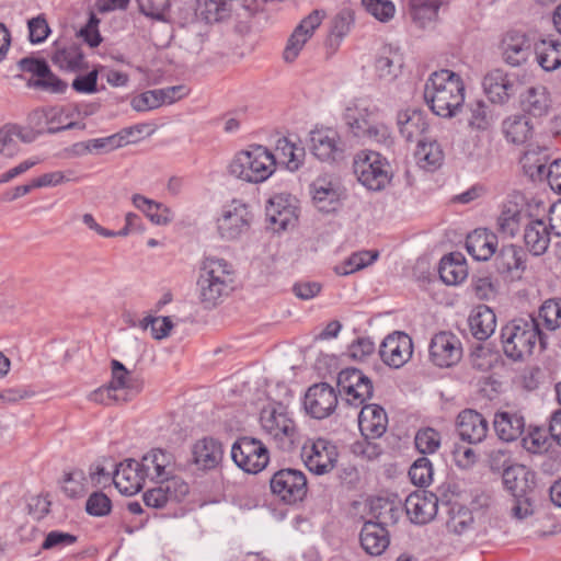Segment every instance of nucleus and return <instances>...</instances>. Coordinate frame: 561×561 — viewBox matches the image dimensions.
<instances>
[{
  "mask_svg": "<svg viewBox=\"0 0 561 561\" xmlns=\"http://www.w3.org/2000/svg\"><path fill=\"white\" fill-rule=\"evenodd\" d=\"M424 100L435 115L444 118L456 116L465 102L461 77L448 69L433 72L424 87Z\"/></svg>",
  "mask_w": 561,
  "mask_h": 561,
  "instance_id": "f257e3e1",
  "label": "nucleus"
},
{
  "mask_svg": "<svg viewBox=\"0 0 561 561\" xmlns=\"http://www.w3.org/2000/svg\"><path fill=\"white\" fill-rule=\"evenodd\" d=\"M232 265L224 259L206 257L201 266L197 291L201 304L211 309L233 290Z\"/></svg>",
  "mask_w": 561,
  "mask_h": 561,
  "instance_id": "f03ea898",
  "label": "nucleus"
},
{
  "mask_svg": "<svg viewBox=\"0 0 561 561\" xmlns=\"http://www.w3.org/2000/svg\"><path fill=\"white\" fill-rule=\"evenodd\" d=\"M538 341L542 344L540 323L533 317L513 319L501 330L503 352L515 362L531 355Z\"/></svg>",
  "mask_w": 561,
  "mask_h": 561,
  "instance_id": "7ed1b4c3",
  "label": "nucleus"
},
{
  "mask_svg": "<svg viewBox=\"0 0 561 561\" xmlns=\"http://www.w3.org/2000/svg\"><path fill=\"white\" fill-rule=\"evenodd\" d=\"M276 167V157L261 145L238 152L229 164L231 175L249 182L262 183L267 180Z\"/></svg>",
  "mask_w": 561,
  "mask_h": 561,
  "instance_id": "20e7f679",
  "label": "nucleus"
},
{
  "mask_svg": "<svg viewBox=\"0 0 561 561\" xmlns=\"http://www.w3.org/2000/svg\"><path fill=\"white\" fill-rule=\"evenodd\" d=\"M260 422L262 430L282 451L290 453L298 444L297 426L289 416L286 407L276 404L264 408L261 412Z\"/></svg>",
  "mask_w": 561,
  "mask_h": 561,
  "instance_id": "39448f33",
  "label": "nucleus"
},
{
  "mask_svg": "<svg viewBox=\"0 0 561 561\" xmlns=\"http://www.w3.org/2000/svg\"><path fill=\"white\" fill-rule=\"evenodd\" d=\"M353 169L357 180L370 191H381L390 183V165L379 152H358L354 158Z\"/></svg>",
  "mask_w": 561,
  "mask_h": 561,
  "instance_id": "423d86ee",
  "label": "nucleus"
},
{
  "mask_svg": "<svg viewBox=\"0 0 561 561\" xmlns=\"http://www.w3.org/2000/svg\"><path fill=\"white\" fill-rule=\"evenodd\" d=\"M546 502L561 510V493H510L506 500L510 516L518 523L531 524Z\"/></svg>",
  "mask_w": 561,
  "mask_h": 561,
  "instance_id": "0eeeda50",
  "label": "nucleus"
},
{
  "mask_svg": "<svg viewBox=\"0 0 561 561\" xmlns=\"http://www.w3.org/2000/svg\"><path fill=\"white\" fill-rule=\"evenodd\" d=\"M253 215L248 204L232 199L221 209L217 218V232L225 241H234L245 234L252 222Z\"/></svg>",
  "mask_w": 561,
  "mask_h": 561,
  "instance_id": "6e6552de",
  "label": "nucleus"
},
{
  "mask_svg": "<svg viewBox=\"0 0 561 561\" xmlns=\"http://www.w3.org/2000/svg\"><path fill=\"white\" fill-rule=\"evenodd\" d=\"M147 477L161 484L148 491H181L185 483L174 474L173 456L162 449H153L142 457Z\"/></svg>",
  "mask_w": 561,
  "mask_h": 561,
  "instance_id": "1a4fd4ad",
  "label": "nucleus"
},
{
  "mask_svg": "<svg viewBox=\"0 0 561 561\" xmlns=\"http://www.w3.org/2000/svg\"><path fill=\"white\" fill-rule=\"evenodd\" d=\"M337 389L342 400L355 408L362 407L374 393L371 379L356 368H345L339 373Z\"/></svg>",
  "mask_w": 561,
  "mask_h": 561,
  "instance_id": "9d476101",
  "label": "nucleus"
},
{
  "mask_svg": "<svg viewBox=\"0 0 561 561\" xmlns=\"http://www.w3.org/2000/svg\"><path fill=\"white\" fill-rule=\"evenodd\" d=\"M234 463L248 473H257L268 463L270 456L265 445L252 437H241L231 447Z\"/></svg>",
  "mask_w": 561,
  "mask_h": 561,
  "instance_id": "9b49d317",
  "label": "nucleus"
},
{
  "mask_svg": "<svg viewBox=\"0 0 561 561\" xmlns=\"http://www.w3.org/2000/svg\"><path fill=\"white\" fill-rule=\"evenodd\" d=\"M337 457L336 446L325 438L308 439L301 448L305 465L319 476L330 472L335 467Z\"/></svg>",
  "mask_w": 561,
  "mask_h": 561,
  "instance_id": "f8f14e48",
  "label": "nucleus"
},
{
  "mask_svg": "<svg viewBox=\"0 0 561 561\" xmlns=\"http://www.w3.org/2000/svg\"><path fill=\"white\" fill-rule=\"evenodd\" d=\"M428 354L431 363L436 367H453L462 358L461 341L450 331H440L431 339Z\"/></svg>",
  "mask_w": 561,
  "mask_h": 561,
  "instance_id": "ddd939ff",
  "label": "nucleus"
},
{
  "mask_svg": "<svg viewBox=\"0 0 561 561\" xmlns=\"http://www.w3.org/2000/svg\"><path fill=\"white\" fill-rule=\"evenodd\" d=\"M344 192L341 182L330 175L319 176L310 185L314 206L327 214L333 213L340 207Z\"/></svg>",
  "mask_w": 561,
  "mask_h": 561,
  "instance_id": "4468645a",
  "label": "nucleus"
},
{
  "mask_svg": "<svg viewBox=\"0 0 561 561\" xmlns=\"http://www.w3.org/2000/svg\"><path fill=\"white\" fill-rule=\"evenodd\" d=\"M337 402L334 388L327 382H320L308 388L304 399V408L310 416L322 420L334 412Z\"/></svg>",
  "mask_w": 561,
  "mask_h": 561,
  "instance_id": "2eb2a0df",
  "label": "nucleus"
},
{
  "mask_svg": "<svg viewBox=\"0 0 561 561\" xmlns=\"http://www.w3.org/2000/svg\"><path fill=\"white\" fill-rule=\"evenodd\" d=\"M412 339L403 332H393L382 341L379 355L381 360L391 368H401L412 357Z\"/></svg>",
  "mask_w": 561,
  "mask_h": 561,
  "instance_id": "dca6fc26",
  "label": "nucleus"
},
{
  "mask_svg": "<svg viewBox=\"0 0 561 561\" xmlns=\"http://www.w3.org/2000/svg\"><path fill=\"white\" fill-rule=\"evenodd\" d=\"M324 18L325 11L313 10L295 27L284 50V59L287 62H291L298 57L305 44L312 37Z\"/></svg>",
  "mask_w": 561,
  "mask_h": 561,
  "instance_id": "f3484780",
  "label": "nucleus"
},
{
  "mask_svg": "<svg viewBox=\"0 0 561 561\" xmlns=\"http://www.w3.org/2000/svg\"><path fill=\"white\" fill-rule=\"evenodd\" d=\"M266 218L276 232L293 228L297 221V208L290 195L277 194L267 202Z\"/></svg>",
  "mask_w": 561,
  "mask_h": 561,
  "instance_id": "a211bd4d",
  "label": "nucleus"
},
{
  "mask_svg": "<svg viewBox=\"0 0 561 561\" xmlns=\"http://www.w3.org/2000/svg\"><path fill=\"white\" fill-rule=\"evenodd\" d=\"M534 46L531 39L525 33L510 31L502 39L503 59L512 67L522 66L530 57Z\"/></svg>",
  "mask_w": 561,
  "mask_h": 561,
  "instance_id": "6ab92c4d",
  "label": "nucleus"
},
{
  "mask_svg": "<svg viewBox=\"0 0 561 561\" xmlns=\"http://www.w3.org/2000/svg\"><path fill=\"white\" fill-rule=\"evenodd\" d=\"M404 507L412 523L425 525L437 515L438 497L436 493H409Z\"/></svg>",
  "mask_w": 561,
  "mask_h": 561,
  "instance_id": "aec40b11",
  "label": "nucleus"
},
{
  "mask_svg": "<svg viewBox=\"0 0 561 561\" xmlns=\"http://www.w3.org/2000/svg\"><path fill=\"white\" fill-rule=\"evenodd\" d=\"M463 494L470 495V497L473 495V493H454L457 499L450 501L448 518L446 520V529L448 534L458 537L468 535L472 531L474 525L472 511L467 508L465 505V501H467V499H461V495Z\"/></svg>",
  "mask_w": 561,
  "mask_h": 561,
  "instance_id": "412c9836",
  "label": "nucleus"
},
{
  "mask_svg": "<svg viewBox=\"0 0 561 561\" xmlns=\"http://www.w3.org/2000/svg\"><path fill=\"white\" fill-rule=\"evenodd\" d=\"M484 93L495 104H505L515 94V82L502 69L489 71L482 81Z\"/></svg>",
  "mask_w": 561,
  "mask_h": 561,
  "instance_id": "4be33fe9",
  "label": "nucleus"
},
{
  "mask_svg": "<svg viewBox=\"0 0 561 561\" xmlns=\"http://www.w3.org/2000/svg\"><path fill=\"white\" fill-rule=\"evenodd\" d=\"M146 465L135 459H126L116 466L115 489L117 491H141L147 477Z\"/></svg>",
  "mask_w": 561,
  "mask_h": 561,
  "instance_id": "5701e85b",
  "label": "nucleus"
},
{
  "mask_svg": "<svg viewBox=\"0 0 561 561\" xmlns=\"http://www.w3.org/2000/svg\"><path fill=\"white\" fill-rule=\"evenodd\" d=\"M489 424L482 414L474 410H463L457 417V432L461 440L469 444L481 443L488 434Z\"/></svg>",
  "mask_w": 561,
  "mask_h": 561,
  "instance_id": "b1692460",
  "label": "nucleus"
},
{
  "mask_svg": "<svg viewBox=\"0 0 561 561\" xmlns=\"http://www.w3.org/2000/svg\"><path fill=\"white\" fill-rule=\"evenodd\" d=\"M534 154L527 152L524 158V168L533 179H547L551 190L561 195V159H556L548 165L539 158L533 159Z\"/></svg>",
  "mask_w": 561,
  "mask_h": 561,
  "instance_id": "393cba45",
  "label": "nucleus"
},
{
  "mask_svg": "<svg viewBox=\"0 0 561 561\" xmlns=\"http://www.w3.org/2000/svg\"><path fill=\"white\" fill-rule=\"evenodd\" d=\"M388 425L386 411L378 404L363 405L358 414V426L362 435L367 439L379 438Z\"/></svg>",
  "mask_w": 561,
  "mask_h": 561,
  "instance_id": "a878e982",
  "label": "nucleus"
},
{
  "mask_svg": "<svg viewBox=\"0 0 561 561\" xmlns=\"http://www.w3.org/2000/svg\"><path fill=\"white\" fill-rule=\"evenodd\" d=\"M68 480H76L83 484L84 488L92 491H104L112 486L115 488V472L108 470L100 463H92L89 467V474L85 476L82 470H72Z\"/></svg>",
  "mask_w": 561,
  "mask_h": 561,
  "instance_id": "bb28decb",
  "label": "nucleus"
},
{
  "mask_svg": "<svg viewBox=\"0 0 561 561\" xmlns=\"http://www.w3.org/2000/svg\"><path fill=\"white\" fill-rule=\"evenodd\" d=\"M377 115V108L370 107L364 100H356L350 103L343 114V119L355 137H360L364 129Z\"/></svg>",
  "mask_w": 561,
  "mask_h": 561,
  "instance_id": "cd10ccee",
  "label": "nucleus"
},
{
  "mask_svg": "<svg viewBox=\"0 0 561 561\" xmlns=\"http://www.w3.org/2000/svg\"><path fill=\"white\" fill-rule=\"evenodd\" d=\"M397 124L402 137L408 141H420L428 129L426 115L421 110L408 108L400 111Z\"/></svg>",
  "mask_w": 561,
  "mask_h": 561,
  "instance_id": "c85d7f7f",
  "label": "nucleus"
},
{
  "mask_svg": "<svg viewBox=\"0 0 561 561\" xmlns=\"http://www.w3.org/2000/svg\"><path fill=\"white\" fill-rule=\"evenodd\" d=\"M360 546L369 556H380L388 548L390 539L381 523L366 520L359 534Z\"/></svg>",
  "mask_w": 561,
  "mask_h": 561,
  "instance_id": "c756f323",
  "label": "nucleus"
},
{
  "mask_svg": "<svg viewBox=\"0 0 561 561\" xmlns=\"http://www.w3.org/2000/svg\"><path fill=\"white\" fill-rule=\"evenodd\" d=\"M51 61L59 69L69 72H79L87 68L84 55L76 44L55 43Z\"/></svg>",
  "mask_w": 561,
  "mask_h": 561,
  "instance_id": "7c9ffc66",
  "label": "nucleus"
},
{
  "mask_svg": "<svg viewBox=\"0 0 561 561\" xmlns=\"http://www.w3.org/2000/svg\"><path fill=\"white\" fill-rule=\"evenodd\" d=\"M497 248V237L488 229H476L468 234L466 249L468 253L477 261H486Z\"/></svg>",
  "mask_w": 561,
  "mask_h": 561,
  "instance_id": "2f4dec72",
  "label": "nucleus"
},
{
  "mask_svg": "<svg viewBox=\"0 0 561 561\" xmlns=\"http://www.w3.org/2000/svg\"><path fill=\"white\" fill-rule=\"evenodd\" d=\"M403 66V57L398 48L383 46L375 60V72L380 80L393 81Z\"/></svg>",
  "mask_w": 561,
  "mask_h": 561,
  "instance_id": "473e14b6",
  "label": "nucleus"
},
{
  "mask_svg": "<svg viewBox=\"0 0 561 561\" xmlns=\"http://www.w3.org/2000/svg\"><path fill=\"white\" fill-rule=\"evenodd\" d=\"M222 446L214 438L205 437L193 446L194 463L202 470L215 469L222 460Z\"/></svg>",
  "mask_w": 561,
  "mask_h": 561,
  "instance_id": "72a5a7b5",
  "label": "nucleus"
},
{
  "mask_svg": "<svg viewBox=\"0 0 561 561\" xmlns=\"http://www.w3.org/2000/svg\"><path fill=\"white\" fill-rule=\"evenodd\" d=\"M340 137L332 128L314 129L310 134L311 151L321 161L334 160Z\"/></svg>",
  "mask_w": 561,
  "mask_h": 561,
  "instance_id": "f704fd0d",
  "label": "nucleus"
},
{
  "mask_svg": "<svg viewBox=\"0 0 561 561\" xmlns=\"http://www.w3.org/2000/svg\"><path fill=\"white\" fill-rule=\"evenodd\" d=\"M494 430L500 439L504 442L516 440L524 432V416L517 412H497L493 421Z\"/></svg>",
  "mask_w": 561,
  "mask_h": 561,
  "instance_id": "c9c22d12",
  "label": "nucleus"
},
{
  "mask_svg": "<svg viewBox=\"0 0 561 561\" xmlns=\"http://www.w3.org/2000/svg\"><path fill=\"white\" fill-rule=\"evenodd\" d=\"M471 334L479 341L488 340L495 331L496 317L485 305L474 308L468 319Z\"/></svg>",
  "mask_w": 561,
  "mask_h": 561,
  "instance_id": "e433bc0d",
  "label": "nucleus"
},
{
  "mask_svg": "<svg viewBox=\"0 0 561 561\" xmlns=\"http://www.w3.org/2000/svg\"><path fill=\"white\" fill-rule=\"evenodd\" d=\"M524 241L533 255L543 254L550 243V231L547 224L541 219L529 221L525 226Z\"/></svg>",
  "mask_w": 561,
  "mask_h": 561,
  "instance_id": "4c0bfd02",
  "label": "nucleus"
},
{
  "mask_svg": "<svg viewBox=\"0 0 561 561\" xmlns=\"http://www.w3.org/2000/svg\"><path fill=\"white\" fill-rule=\"evenodd\" d=\"M522 108L534 117L548 114L551 100L547 88L543 85L529 87L520 96Z\"/></svg>",
  "mask_w": 561,
  "mask_h": 561,
  "instance_id": "58836bf2",
  "label": "nucleus"
},
{
  "mask_svg": "<svg viewBox=\"0 0 561 561\" xmlns=\"http://www.w3.org/2000/svg\"><path fill=\"white\" fill-rule=\"evenodd\" d=\"M503 483L508 491H531L536 473L525 465H512L503 470Z\"/></svg>",
  "mask_w": 561,
  "mask_h": 561,
  "instance_id": "ea45409f",
  "label": "nucleus"
},
{
  "mask_svg": "<svg viewBox=\"0 0 561 561\" xmlns=\"http://www.w3.org/2000/svg\"><path fill=\"white\" fill-rule=\"evenodd\" d=\"M439 277L446 285H458L468 276L465 257L460 253L445 255L439 263Z\"/></svg>",
  "mask_w": 561,
  "mask_h": 561,
  "instance_id": "a19ab883",
  "label": "nucleus"
},
{
  "mask_svg": "<svg viewBox=\"0 0 561 561\" xmlns=\"http://www.w3.org/2000/svg\"><path fill=\"white\" fill-rule=\"evenodd\" d=\"M368 510L369 517L377 519V523L385 524L394 518L398 511L394 502L382 495H374L364 500L355 501V507Z\"/></svg>",
  "mask_w": 561,
  "mask_h": 561,
  "instance_id": "79ce46f5",
  "label": "nucleus"
},
{
  "mask_svg": "<svg viewBox=\"0 0 561 561\" xmlns=\"http://www.w3.org/2000/svg\"><path fill=\"white\" fill-rule=\"evenodd\" d=\"M466 119L471 129L488 130L495 121V114L484 100L477 99L467 104Z\"/></svg>",
  "mask_w": 561,
  "mask_h": 561,
  "instance_id": "37998d69",
  "label": "nucleus"
},
{
  "mask_svg": "<svg viewBox=\"0 0 561 561\" xmlns=\"http://www.w3.org/2000/svg\"><path fill=\"white\" fill-rule=\"evenodd\" d=\"M307 478L297 469H282L274 473L271 479V491H306Z\"/></svg>",
  "mask_w": 561,
  "mask_h": 561,
  "instance_id": "c03bdc74",
  "label": "nucleus"
},
{
  "mask_svg": "<svg viewBox=\"0 0 561 561\" xmlns=\"http://www.w3.org/2000/svg\"><path fill=\"white\" fill-rule=\"evenodd\" d=\"M536 60L545 71H553L561 66V43L540 41L534 46Z\"/></svg>",
  "mask_w": 561,
  "mask_h": 561,
  "instance_id": "a18cd8bd",
  "label": "nucleus"
},
{
  "mask_svg": "<svg viewBox=\"0 0 561 561\" xmlns=\"http://www.w3.org/2000/svg\"><path fill=\"white\" fill-rule=\"evenodd\" d=\"M306 151L304 147L296 146L288 138H279L276 142V159L284 164L287 170L297 171L304 162Z\"/></svg>",
  "mask_w": 561,
  "mask_h": 561,
  "instance_id": "49530a36",
  "label": "nucleus"
},
{
  "mask_svg": "<svg viewBox=\"0 0 561 561\" xmlns=\"http://www.w3.org/2000/svg\"><path fill=\"white\" fill-rule=\"evenodd\" d=\"M503 131L508 141L522 145L531 137L533 126L526 116L515 115L503 122Z\"/></svg>",
  "mask_w": 561,
  "mask_h": 561,
  "instance_id": "de8ad7c7",
  "label": "nucleus"
},
{
  "mask_svg": "<svg viewBox=\"0 0 561 561\" xmlns=\"http://www.w3.org/2000/svg\"><path fill=\"white\" fill-rule=\"evenodd\" d=\"M495 266L500 273L525 270V253L514 244L503 245L495 256Z\"/></svg>",
  "mask_w": 561,
  "mask_h": 561,
  "instance_id": "09e8293b",
  "label": "nucleus"
},
{
  "mask_svg": "<svg viewBox=\"0 0 561 561\" xmlns=\"http://www.w3.org/2000/svg\"><path fill=\"white\" fill-rule=\"evenodd\" d=\"M415 157L422 169L435 170L442 164L444 153L439 144L436 141H425L424 139H421L417 142Z\"/></svg>",
  "mask_w": 561,
  "mask_h": 561,
  "instance_id": "8fccbe9b",
  "label": "nucleus"
},
{
  "mask_svg": "<svg viewBox=\"0 0 561 561\" xmlns=\"http://www.w3.org/2000/svg\"><path fill=\"white\" fill-rule=\"evenodd\" d=\"M551 508H554V506L551 505L550 502H546L541 508L540 515H537L534 520H531L530 526L535 535L550 536L560 531V523L551 512Z\"/></svg>",
  "mask_w": 561,
  "mask_h": 561,
  "instance_id": "3c124183",
  "label": "nucleus"
},
{
  "mask_svg": "<svg viewBox=\"0 0 561 561\" xmlns=\"http://www.w3.org/2000/svg\"><path fill=\"white\" fill-rule=\"evenodd\" d=\"M196 12L207 23H216L227 19L230 9L226 0H198Z\"/></svg>",
  "mask_w": 561,
  "mask_h": 561,
  "instance_id": "603ef678",
  "label": "nucleus"
},
{
  "mask_svg": "<svg viewBox=\"0 0 561 561\" xmlns=\"http://www.w3.org/2000/svg\"><path fill=\"white\" fill-rule=\"evenodd\" d=\"M377 251H360L353 253L343 263L334 267L337 275L345 276L373 264L378 257Z\"/></svg>",
  "mask_w": 561,
  "mask_h": 561,
  "instance_id": "864d4df0",
  "label": "nucleus"
},
{
  "mask_svg": "<svg viewBox=\"0 0 561 561\" xmlns=\"http://www.w3.org/2000/svg\"><path fill=\"white\" fill-rule=\"evenodd\" d=\"M538 321L549 331H554L561 325V298L546 300L538 312Z\"/></svg>",
  "mask_w": 561,
  "mask_h": 561,
  "instance_id": "5fc2aeb1",
  "label": "nucleus"
},
{
  "mask_svg": "<svg viewBox=\"0 0 561 561\" xmlns=\"http://www.w3.org/2000/svg\"><path fill=\"white\" fill-rule=\"evenodd\" d=\"M522 213L517 205L505 206L497 218V229L504 237H514L519 229Z\"/></svg>",
  "mask_w": 561,
  "mask_h": 561,
  "instance_id": "6e6d98bb",
  "label": "nucleus"
},
{
  "mask_svg": "<svg viewBox=\"0 0 561 561\" xmlns=\"http://www.w3.org/2000/svg\"><path fill=\"white\" fill-rule=\"evenodd\" d=\"M551 437L543 428L535 427L522 440L523 447L531 454H543L551 446Z\"/></svg>",
  "mask_w": 561,
  "mask_h": 561,
  "instance_id": "4d7b16f0",
  "label": "nucleus"
},
{
  "mask_svg": "<svg viewBox=\"0 0 561 561\" xmlns=\"http://www.w3.org/2000/svg\"><path fill=\"white\" fill-rule=\"evenodd\" d=\"M411 482L419 488H426L432 482L433 468L431 461L425 458H419L409 470Z\"/></svg>",
  "mask_w": 561,
  "mask_h": 561,
  "instance_id": "13d9d810",
  "label": "nucleus"
},
{
  "mask_svg": "<svg viewBox=\"0 0 561 561\" xmlns=\"http://www.w3.org/2000/svg\"><path fill=\"white\" fill-rule=\"evenodd\" d=\"M53 505L50 493H33L26 500L28 514L39 520L49 514Z\"/></svg>",
  "mask_w": 561,
  "mask_h": 561,
  "instance_id": "bf43d9fd",
  "label": "nucleus"
},
{
  "mask_svg": "<svg viewBox=\"0 0 561 561\" xmlns=\"http://www.w3.org/2000/svg\"><path fill=\"white\" fill-rule=\"evenodd\" d=\"M26 85L28 88L38 89L50 93H64L67 89V83L59 79L55 73H53L49 67L47 75L36 79H30L26 82Z\"/></svg>",
  "mask_w": 561,
  "mask_h": 561,
  "instance_id": "052dcab7",
  "label": "nucleus"
},
{
  "mask_svg": "<svg viewBox=\"0 0 561 561\" xmlns=\"http://www.w3.org/2000/svg\"><path fill=\"white\" fill-rule=\"evenodd\" d=\"M440 446V434L432 428L420 430L415 435V447L421 454H433Z\"/></svg>",
  "mask_w": 561,
  "mask_h": 561,
  "instance_id": "680f3d73",
  "label": "nucleus"
},
{
  "mask_svg": "<svg viewBox=\"0 0 561 561\" xmlns=\"http://www.w3.org/2000/svg\"><path fill=\"white\" fill-rule=\"evenodd\" d=\"M439 5L435 0H413V19L424 26L427 22L437 18Z\"/></svg>",
  "mask_w": 561,
  "mask_h": 561,
  "instance_id": "e2e57ef3",
  "label": "nucleus"
},
{
  "mask_svg": "<svg viewBox=\"0 0 561 561\" xmlns=\"http://www.w3.org/2000/svg\"><path fill=\"white\" fill-rule=\"evenodd\" d=\"M363 5L380 22H388L394 15V4L389 0H363Z\"/></svg>",
  "mask_w": 561,
  "mask_h": 561,
  "instance_id": "0e129e2a",
  "label": "nucleus"
},
{
  "mask_svg": "<svg viewBox=\"0 0 561 561\" xmlns=\"http://www.w3.org/2000/svg\"><path fill=\"white\" fill-rule=\"evenodd\" d=\"M100 19L91 12L87 24L78 32V36L90 47H98L103 38L99 31Z\"/></svg>",
  "mask_w": 561,
  "mask_h": 561,
  "instance_id": "69168bd1",
  "label": "nucleus"
},
{
  "mask_svg": "<svg viewBox=\"0 0 561 561\" xmlns=\"http://www.w3.org/2000/svg\"><path fill=\"white\" fill-rule=\"evenodd\" d=\"M364 131L365 133L359 138L387 146L392 142L391 133L388 126H386L382 123L376 122L375 118L367 127H365Z\"/></svg>",
  "mask_w": 561,
  "mask_h": 561,
  "instance_id": "338daca9",
  "label": "nucleus"
},
{
  "mask_svg": "<svg viewBox=\"0 0 561 561\" xmlns=\"http://www.w3.org/2000/svg\"><path fill=\"white\" fill-rule=\"evenodd\" d=\"M111 508L112 503L106 493H91L85 503V511L92 516H105L110 514Z\"/></svg>",
  "mask_w": 561,
  "mask_h": 561,
  "instance_id": "774afa93",
  "label": "nucleus"
}]
</instances>
